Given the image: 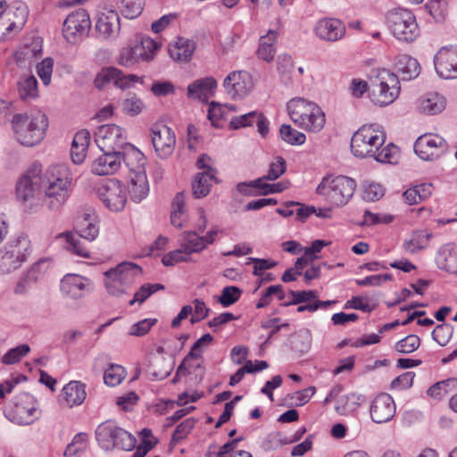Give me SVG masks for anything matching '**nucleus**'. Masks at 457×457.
I'll list each match as a JSON object with an SVG mask.
<instances>
[{
  "label": "nucleus",
  "mask_w": 457,
  "mask_h": 457,
  "mask_svg": "<svg viewBox=\"0 0 457 457\" xmlns=\"http://www.w3.org/2000/svg\"><path fill=\"white\" fill-rule=\"evenodd\" d=\"M44 204L50 211H59L67 203L72 186V174L65 163L48 166L40 171Z\"/></svg>",
  "instance_id": "1"
},
{
  "label": "nucleus",
  "mask_w": 457,
  "mask_h": 457,
  "mask_svg": "<svg viewBox=\"0 0 457 457\" xmlns=\"http://www.w3.org/2000/svg\"><path fill=\"white\" fill-rule=\"evenodd\" d=\"M287 111L292 121L306 131L319 132L325 125V113L313 102L303 98L291 99L287 103Z\"/></svg>",
  "instance_id": "2"
},
{
  "label": "nucleus",
  "mask_w": 457,
  "mask_h": 457,
  "mask_svg": "<svg viewBox=\"0 0 457 457\" xmlns=\"http://www.w3.org/2000/svg\"><path fill=\"white\" fill-rule=\"evenodd\" d=\"M12 122L18 141L27 146L39 143L48 127L47 117L41 111H36L29 115L16 114Z\"/></svg>",
  "instance_id": "3"
},
{
  "label": "nucleus",
  "mask_w": 457,
  "mask_h": 457,
  "mask_svg": "<svg viewBox=\"0 0 457 457\" xmlns=\"http://www.w3.org/2000/svg\"><path fill=\"white\" fill-rule=\"evenodd\" d=\"M75 234L68 232L62 235L66 240L67 250L79 257L89 258L90 251L82 239L91 242L98 236L95 216L90 213L79 215L75 220Z\"/></svg>",
  "instance_id": "4"
},
{
  "label": "nucleus",
  "mask_w": 457,
  "mask_h": 457,
  "mask_svg": "<svg viewBox=\"0 0 457 457\" xmlns=\"http://www.w3.org/2000/svg\"><path fill=\"white\" fill-rule=\"evenodd\" d=\"M104 285L109 295L120 297L127 295L136 280L142 276V269L133 262H121L104 273Z\"/></svg>",
  "instance_id": "5"
},
{
  "label": "nucleus",
  "mask_w": 457,
  "mask_h": 457,
  "mask_svg": "<svg viewBox=\"0 0 457 457\" xmlns=\"http://www.w3.org/2000/svg\"><path fill=\"white\" fill-rule=\"evenodd\" d=\"M95 435L99 446L104 451L114 448L130 451L137 442L133 435L120 428L113 420H106L98 425Z\"/></svg>",
  "instance_id": "6"
},
{
  "label": "nucleus",
  "mask_w": 457,
  "mask_h": 457,
  "mask_svg": "<svg viewBox=\"0 0 457 457\" xmlns=\"http://www.w3.org/2000/svg\"><path fill=\"white\" fill-rule=\"evenodd\" d=\"M356 189L354 179L346 176L324 177L317 187L318 195L325 196L337 206L345 205Z\"/></svg>",
  "instance_id": "7"
},
{
  "label": "nucleus",
  "mask_w": 457,
  "mask_h": 457,
  "mask_svg": "<svg viewBox=\"0 0 457 457\" xmlns=\"http://www.w3.org/2000/svg\"><path fill=\"white\" fill-rule=\"evenodd\" d=\"M386 134L378 126L370 124L360 128L352 137V153L360 158L372 157L383 146Z\"/></svg>",
  "instance_id": "8"
},
{
  "label": "nucleus",
  "mask_w": 457,
  "mask_h": 457,
  "mask_svg": "<svg viewBox=\"0 0 457 457\" xmlns=\"http://www.w3.org/2000/svg\"><path fill=\"white\" fill-rule=\"evenodd\" d=\"M401 90L397 75L383 69L371 78L370 91L372 101L378 105H388L399 96Z\"/></svg>",
  "instance_id": "9"
},
{
  "label": "nucleus",
  "mask_w": 457,
  "mask_h": 457,
  "mask_svg": "<svg viewBox=\"0 0 457 457\" xmlns=\"http://www.w3.org/2000/svg\"><path fill=\"white\" fill-rule=\"evenodd\" d=\"M386 20L390 31L399 40L413 41L420 34L415 15L407 9L390 11Z\"/></svg>",
  "instance_id": "10"
},
{
  "label": "nucleus",
  "mask_w": 457,
  "mask_h": 457,
  "mask_svg": "<svg viewBox=\"0 0 457 457\" xmlns=\"http://www.w3.org/2000/svg\"><path fill=\"white\" fill-rule=\"evenodd\" d=\"M43 191L40 169L34 166L28 170L17 181V199L26 206H33L40 200Z\"/></svg>",
  "instance_id": "11"
},
{
  "label": "nucleus",
  "mask_w": 457,
  "mask_h": 457,
  "mask_svg": "<svg viewBox=\"0 0 457 457\" xmlns=\"http://www.w3.org/2000/svg\"><path fill=\"white\" fill-rule=\"evenodd\" d=\"M95 141L102 151L121 152L129 144L124 129L116 124H104L95 132Z\"/></svg>",
  "instance_id": "12"
},
{
  "label": "nucleus",
  "mask_w": 457,
  "mask_h": 457,
  "mask_svg": "<svg viewBox=\"0 0 457 457\" xmlns=\"http://www.w3.org/2000/svg\"><path fill=\"white\" fill-rule=\"evenodd\" d=\"M91 26L89 15L84 9H79L67 16L63 21V37L70 43L75 44L86 35Z\"/></svg>",
  "instance_id": "13"
},
{
  "label": "nucleus",
  "mask_w": 457,
  "mask_h": 457,
  "mask_svg": "<svg viewBox=\"0 0 457 457\" xmlns=\"http://www.w3.org/2000/svg\"><path fill=\"white\" fill-rule=\"evenodd\" d=\"M447 149L446 141L436 134H424L414 144L416 154L424 161L439 158Z\"/></svg>",
  "instance_id": "14"
},
{
  "label": "nucleus",
  "mask_w": 457,
  "mask_h": 457,
  "mask_svg": "<svg viewBox=\"0 0 457 457\" xmlns=\"http://www.w3.org/2000/svg\"><path fill=\"white\" fill-rule=\"evenodd\" d=\"M97 195L110 211L119 212L125 206V190L118 179H110L102 184L97 189Z\"/></svg>",
  "instance_id": "15"
},
{
  "label": "nucleus",
  "mask_w": 457,
  "mask_h": 457,
  "mask_svg": "<svg viewBox=\"0 0 457 457\" xmlns=\"http://www.w3.org/2000/svg\"><path fill=\"white\" fill-rule=\"evenodd\" d=\"M151 141L157 155L169 157L175 149L176 137L173 130L163 123H155L151 129Z\"/></svg>",
  "instance_id": "16"
},
{
  "label": "nucleus",
  "mask_w": 457,
  "mask_h": 457,
  "mask_svg": "<svg viewBox=\"0 0 457 457\" xmlns=\"http://www.w3.org/2000/svg\"><path fill=\"white\" fill-rule=\"evenodd\" d=\"M140 81L141 78L137 75H125L117 68L107 67L102 69L101 71L98 72L94 80V84L98 89L104 88L110 83H112L119 88L126 89L130 87L133 84Z\"/></svg>",
  "instance_id": "17"
},
{
  "label": "nucleus",
  "mask_w": 457,
  "mask_h": 457,
  "mask_svg": "<svg viewBox=\"0 0 457 457\" xmlns=\"http://www.w3.org/2000/svg\"><path fill=\"white\" fill-rule=\"evenodd\" d=\"M121 164V152L103 151V154L91 162L90 170L97 176H109L119 171Z\"/></svg>",
  "instance_id": "18"
},
{
  "label": "nucleus",
  "mask_w": 457,
  "mask_h": 457,
  "mask_svg": "<svg viewBox=\"0 0 457 457\" xmlns=\"http://www.w3.org/2000/svg\"><path fill=\"white\" fill-rule=\"evenodd\" d=\"M223 86L232 97H244L253 87L252 76L245 71H233L224 79Z\"/></svg>",
  "instance_id": "19"
},
{
  "label": "nucleus",
  "mask_w": 457,
  "mask_h": 457,
  "mask_svg": "<svg viewBox=\"0 0 457 457\" xmlns=\"http://www.w3.org/2000/svg\"><path fill=\"white\" fill-rule=\"evenodd\" d=\"M436 73L443 79L457 78V49L441 48L434 58Z\"/></svg>",
  "instance_id": "20"
},
{
  "label": "nucleus",
  "mask_w": 457,
  "mask_h": 457,
  "mask_svg": "<svg viewBox=\"0 0 457 457\" xmlns=\"http://www.w3.org/2000/svg\"><path fill=\"white\" fill-rule=\"evenodd\" d=\"M370 417L376 423L388 422L395 414V404L388 394H380L370 405Z\"/></svg>",
  "instance_id": "21"
},
{
  "label": "nucleus",
  "mask_w": 457,
  "mask_h": 457,
  "mask_svg": "<svg viewBox=\"0 0 457 457\" xmlns=\"http://www.w3.org/2000/svg\"><path fill=\"white\" fill-rule=\"evenodd\" d=\"M120 17L117 12L105 9L98 14L96 30L104 39L115 38L120 32Z\"/></svg>",
  "instance_id": "22"
},
{
  "label": "nucleus",
  "mask_w": 457,
  "mask_h": 457,
  "mask_svg": "<svg viewBox=\"0 0 457 457\" xmlns=\"http://www.w3.org/2000/svg\"><path fill=\"white\" fill-rule=\"evenodd\" d=\"M91 288V282L79 275L68 274L61 280L62 293L72 299L82 298Z\"/></svg>",
  "instance_id": "23"
},
{
  "label": "nucleus",
  "mask_w": 457,
  "mask_h": 457,
  "mask_svg": "<svg viewBox=\"0 0 457 457\" xmlns=\"http://www.w3.org/2000/svg\"><path fill=\"white\" fill-rule=\"evenodd\" d=\"M213 337L210 334H204L192 346L189 353L183 359L182 362L177 369V375H188L190 373L189 369L192 368H201V364L197 363L194 365L191 363L193 360H198L202 358L203 348L207 347L212 342Z\"/></svg>",
  "instance_id": "24"
},
{
  "label": "nucleus",
  "mask_w": 457,
  "mask_h": 457,
  "mask_svg": "<svg viewBox=\"0 0 457 457\" xmlns=\"http://www.w3.org/2000/svg\"><path fill=\"white\" fill-rule=\"evenodd\" d=\"M315 33L322 40L335 42L345 36V27L337 19H323L317 23Z\"/></svg>",
  "instance_id": "25"
},
{
  "label": "nucleus",
  "mask_w": 457,
  "mask_h": 457,
  "mask_svg": "<svg viewBox=\"0 0 457 457\" xmlns=\"http://www.w3.org/2000/svg\"><path fill=\"white\" fill-rule=\"evenodd\" d=\"M47 268V260L46 259H40L35 262L20 278L14 288V293L17 295L25 294L34 283L39 280Z\"/></svg>",
  "instance_id": "26"
},
{
  "label": "nucleus",
  "mask_w": 457,
  "mask_h": 457,
  "mask_svg": "<svg viewBox=\"0 0 457 457\" xmlns=\"http://www.w3.org/2000/svg\"><path fill=\"white\" fill-rule=\"evenodd\" d=\"M217 81L212 77L199 79L187 86L188 98L205 101L213 96Z\"/></svg>",
  "instance_id": "27"
},
{
  "label": "nucleus",
  "mask_w": 457,
  "mask_h": 457,
  "mask_svg": "<svg viewBox=\"0 0 457 457\" xmlns=\"http://www.w3.org/2000/svg\"><path fill=\"white\" fill-rule=\"evenodd\" d=\"M122 162L129 168V175H141L145 173V158L143 153L132 145H127L122 151Z\"/></svg>",
  "instance_id": "28"
},
{
  "label": "nucleus",
  "mask_w": 457,
  "mask_h": 457,
  "mask_svg": "<svg viewBox=\"0 0 457 457\" xmlns=\"http://www.w3.org/2000/svg\"><path fill=\"white\" fill-rule=\"evenodd\" d=\"M395 69L403 80L415 79L420 72L418 61L407 54H400L396 57Z\"/></svg>",
  "instance_id": "29"
},
{
  "label": "nucleus",
  "mask_w": 457,
  "mask_h": 457,
  "mask_svg": "<svg viewBox=\"0 0 457 457\" xmlns=\"http://www.w3.org/2000/svg\"><path fill=\"white\" fill-rule=\"evenodd\" d=\"M85 385L79 381H71L62 388V401L66 406L71 408L80 405L86 399Z\"/></svg>",
  "instance_id": "30"
},
{
  "label": "nucleus",
  "mask_w": 457,
  "mask_h": 457,
  "mask_svg": "<svg viewBox=\"0 0 457 457\" xmlns=\"http://www.w3.org/2000/svg\"><path fill=\"white\" fill-rule=\"evenodd\" d=\"M128 192L135 203H140L145 199L149 194L146 174L129 175Z\"/></svg>",
  "instance_id": "31"
},
{
  "label": "nucleus",
  "mask_w": 457,
  "mask_h": 457,
  "mask_svg": "<svg viewBox=\"0 0 457 457\" xmlns=\"http://www.w3.org/2000/svg\"><path fill=\"white\" fill-rule=\"evenodd\" d=\"M4 248L22 264L30 253L31 244L28 236L20 235L10 240Z\"/></svg>",
  "instance_id": "32"
},
{
  "label": "nucleus",
  "mask_w": 457,
  "mask_h": 457,
  "mask_svg": "<svg viewBox=\"0 0 457 457\" xmlns=\"http://www.w3.org/2000/svg\"><path fill=\"white\" fill-rule=\"evenodd\" d=\"M23 402L17 403L13 411L21 424L28 425L34 421L38 416V410L33 403V398L29 395H24Z\"/></svg>",
  "instance_id": "33"
},
{
  "label": "nucleus",
  "mask_w": 457,
  "mask_h": 457,
  "mask_svg": "<svg viewBox=\"0 0 457 457\" xmlns=\"http://www.w3.org/2000/svg\"><path fill=\"white\" fill-rule=\"evenodd\" d=\"M278 32L275 29H270L266 35L262 36L260 38L259 47L257 49V56L270 62L274 59L276 54V43L278 40Z\"/></svg>",
  "instance_id": "34"
},
{
  "label": "nucleus",
  "mask_w": 457,
  "mask_h": 457,
  "mask_svg": "<svg viewBox=\"0 0 457 457\" xmlns=\"http://www.w3.org/2000/svg\"><path fill=\"white\" fill-rule=\"evenodd\" d=\"M215 173L216 171H201L195 176L192 180V195L195 198H203L210 193Z\"/></svg>",
  "instance_id": "35"
},
{
  "label": "nucleus",
  "mask_w": 457,
  "mask_h": 457,
  "mask_svg": "<svg viewBox=\"0 0 457 457\" xmlns=\"http://www.w3.org/2000/svg\"><path fill=\"white\" fill-rule=\"evenodd\" d=\"M446 101L437 93H429L419 100V109L421 112L435 115L445 110Z\"/></svg>",
  "instance_id": "36"
},
{
  "label": "nucleus",
  "mask_w": 457,
  "mask_h": 457,
  "mask_svg": "<svg viewBox=\"0 0 457 457\" xmlns=\"http://www.w3.org/2000/svg\"><path fill=\"white\" fill-rule=\"evenodd\" d=\"M364 401V395L351 393L337 400L335 410L340 415H349L356 411Z\"/></svg>",
  "instance_id": "37"
},
{
  "label": "nucleus",
  "mask_w": 457,
  "mask_h": 457,
  "mask_svg": "<svg viewBox=\"0 0 457 457\" xmlns=\"http://www.w3.org/2000/svg\"><path fill=\"white\" fill-rule=\"evenodd\" d=\"M195 43L192 40L179 37L169 48L170 55L176 61L187 62L195 51Z\"/></svg>",
  "instance_id": "38"
},
{
  "label": "nucleus",
  "mask_w": 457,
  "mask_h": 457,
  "mask_svg": "<svg viewBox=\"0 0 457 457\" xmlns=\"http://www.w3.org/2000/svg\"><path fill=\"white\" fill-rule=\"evenodd\" d=\"M236 111V106L232 104H220L212 102L208 110V119L214 127H221V121L226 120L228 115Z\"/></svg>",
  "instance_id": "39"
},
{
  "label": "nucleus",
  "mask_w": 457,
  "mask_h": 457,
  "mask_svg": "<svg viewBox=\"0 0 457 457\" xmlns=\"http://www.w3.org/2000/svg\"><path fill=\"white\" fill-rule=\"evenodd\" d=\"M431 237L432 234L426 230L415 231L412 233L410 239L404 241L403 247L407 252L416 253L428 245Z\"/></svg>",
  "instance_id": "40"
},
{
  "label": "nucleus",
  "mask_w": 457,
  "mask_h": 457,
  "mask_svg": "<svg viewBox=\"0 0 457 457\" xmlns=\"http://www.w3.org/2000/svg\"><path fill=\"white\" fill-rule=\"evenodd\" d=\"M180 246L189 256L191 253H199L205 248L204 238L193 231H187L182 234Z\"/></svg>",
  "instance_id": "41"
},
{
  "label": "nucleus",
  "mask_w": 457,
  "mask_h": 457,
  "mask_svg": "<svg viewBox=\"0 0 457 457\" xmlns=\"http://www.w3.org/2000/svg\"><path fill=\"white\" fill-rule=\"evenodd\" d=\"M87 439L88 435L87 433L76 434L72 441L67 445L64 457H77L84 453L87 448Z\"/></svg>",
  "instance_id": "42"
},
{
  "label": "nucleus",
  "mask_w": 457,
  "mask_h": 457,
  "mask_svg": "<svg viewBox=\"0 0 457 457\" xmlns=\"http://www.w3.org/2000/svg\"><path fill=\"white\" fill-rule=\"evenodd\" d=\"M18 91L23 100L35 99L37 95V80L34 76L21 79L18 83Z\"/></svg>",
  "instance_id": "43"
},
{
  "label": "nucleus",
  "mask_w": 457,
  "mask_h": 457,
  "mask_svg": "<svg viewBox=\"0 0 457 457\" xmlns=\"http://www.w3.org/2000/svg\"><path fill=\"white\" fill-rule=\"evenodd\" d=\"M4 12H11L10 19H12L19 29L24 25L29 14L28 7L23 2L12 3Z\"/></svg>",
  "instance_id": "44"
},
{
  "label": "nucleus",
  "mask_w": 457,
  "mask_h": 457,
  "mask_svg": "<svg viewBox=\"0 0 457 457\" xmlns=\"http://www.w3.org/2000/svg\"><path fill=\"white\" fill-rule=\"evenodd\" d=\"M426 9L436 22H443L448 13V2L447 0H430L426 4Z\"/></svg>",
  "instance_id": "45"
},
{
  "label": "nucleus",
  "mask_w": 457,
  "mask_h": 457,
  "mask_svg": "<svg viewBox=\"0 0 457 457\" xmlns=\"http://www.w3.org/2000/svg\"><path fill=\"white\" fill-rule=\"evenodd\" d=\"M457 386L456 378H448L434 384L428 389V395L435 399H441L448 394V392Z\"/></svg>",
  "instance_id": "46"
},
{
  "label": "nucleus",
  "mask_w": 457,
  "mask_h": 457,
  "mask_svg": "<svg viewBox=\"0 0 457 457\" xmlns=\"http://www.w3.org/2000/svg\"><path fill=\"white\" fill-rule=\"evenodd\" d=\"M272 295H276V297L280 301L284 300L286 298V295L283 291V287L281 285L270 286L262 294L259 301L256 303V308L262 309L268 306L272 300Z\"/></svg>",
  "instance_id": "47"
},
{
  "label": "nucleus",
  "mask_w": 457,
  "mask_h": 457,
  "mask_svg": "<svg viewBox=\"0 0 457 457\" xmlns=\"http://www.w3.org/2000/svg\"><path fill=\"white\" fill-rule=\"evenodd\" d=\"M122 111L129 116H137L145 109V104L141 98L132 94L125 98L122 102Z\"/></svg>",
  "instance_id": "48"
},
{
  "label": "nucleus",
  "mask_w": 457,
  "mask_h": 457,
  "mask_svg": "<svg viewBox=\"0 0 457 457\" xmlns=\"http://www.w3.org/2000/svg\"><path fill=\"white\" fill-rule=\"evenodd\" d=\"M125 376L126 371L122 366L111 364L104 371V380L107 386H115L121 383Z\"/></svg>",
  "instance_id": "49"
},
{
  "label": "nucleus",
  "mask_w": 457,
  "mask_h": 457,
  "mask_svg": "<svg viewBox=\"0 0 457 457\" xmlns=\"http://www.w3.org/2000/svg\"><path fill=\"white\" fill-rule=\"evenodd\" d=\"M279 132L281 138L290 145H303L306 140L303 132L293 129L290 125L283 124Z\"/></svg>",
  "instance_id": "50"
},
{
  "label": "nucleus",
  "mask_w": 457,
  "mask_h": 457,
  "mask_svg": "<svg viewBox=\"0 0 457 457\" xmlns=\"http://www.w3.org/2000/svg\"><path fill=\"white\" fill-rule=\"evenodd\" d=\"M162 289H164V286L159 283L145 284L134 294L129 303V305H133L135 303H142L154 293Z\"/></svg>",
  "instance_id": "51"
},
{
  "label": "nucleus",
  "mask_w": 457,
  "mask_h": 457,
  "mask_svg": "<svg viewBox=\"0 0 457 457\" xmlns=\"http://www.w3.org/2000/svg\"><path fill=\"white\" fill-rule=\"evenodd\" d=\"M287 170V163L284 158L277 156L270 162L268 172L266 175L261 177L263 181L266 180H276L282 176Z\"/></svg>",
  "instance_id": "52"
},
{
  "label": "nucleus",
  "mask_w": 457,
  "mask_h": 457,
  "mask_svg": "<svg viewBox=\"0 0 457 457\" xmlns=\"http://www.w3.org/2000/svg\"><path fill=\"white\" fill-rule=\"evenodd\" d=\"M119 8L126 18L134 19L141 13L143 4L141 0H120Z\"/></svg>",
  "instance_id": "53"
},
{
  "label": "nucleus",
  "mask_w": 457,
  "mask_h": 457,
  "mask_svg": "<svg viewBox=\"0 0 457 457\" xmlns=\"http://www.w3.org/2000/svg\"><path fill=\"white\" fill-rule=\"evenodd\" d=\"M22 264L13 257L4 248L0 249V274H7L17 269Z\"/></svg>",
  "instance_id": "54"
},
{
  "label": "nucleus",
  "mask_w": 457,
  "mask_h": 457,
  "mask_svg": "<svg viewBox=\"0 0 457 457\" xmlns=\"http://www.w3.org/2000/svg\"><path fill=\"white\" fill-rule=\"evenodd\" d=\"M11 12H3L0 14V41L5 40L11 37L14 33L20 29L10 19Z\"/></svg>",
  "instance_id": "55"
},
{
  "label": "nucleus",
  "mask_w": 457,
  "mask_h": 457,
  "mask_svg": "<svg viewBox=\"0 0 457 457\" xmlns=\"http://www.w3.org/2000/svg\"><path fill=\"white\" fill-rule=\"evenodd\" d=\"M420 345V338L416 335H409L395 344V349L400 353H411Z\"/></svg>",
  "instance_id": "56"
},
{
  "label": "nucleus",
  "mask_w": 457,
  "mask_h": 457,
  "mask_svg": "<svg viewBox=\"0 0 457 457\" xmlns=\"http://www.w3.org/2000/svg\"><path fill=\"white\" fill-rule=\"evenodd\" d=\"M30 351V347L27 344L20 345L14 348L10 349L3 357L2 361L4 364L10 365L17 363Z\"/></svg>",
  "instance_id": "57"
},
{
  "label": "nucleus",
  "mask_w": 457,
  "mask_h": 457,
  "mask_svg": "<svg viewBox=\"0 0 457 457\" xmlns=\"http://www.w3.org/2000/svg\"><path fill=\"white\" fill-rule=\"evenodd\" d=\"M311 346V335L309 331L303 330L294 336L291 341L292 349L299 353H306Z\"/></svg>",
  "instance_id": "58"
},
{
  "label": "nucleus",
  "mask_w": 457,
  "mask_h": 457,
  "mask_svg": "<svg viewBox=\"0 0 457 457\" xmlns=\"http://www.w3.org/2000/svg\"><path fill=\"white\" fill-rule=\"evenodd\" d=\"M287 444H289L288 438L283 436L281 432L277 431L267 436L262 442V448L265 451H273Z\"/></svg>",
  "instance_id": "59"
},
{
  "label": "nucleus",
  "mask_w": 457,
  "mask_h": 457,
  "mask_svg": "<svg viewBox=\"0 0 457 457\" xmlns=\"http://www.w3.org/2000/svg\"><path fill=\"white\" fill-rule=\"evenodd\" d=\"M242 291L235 286L226 287L222 289L221 295L219 297V302L224 307H228L238 301Z\"/></svg>",
  "instance_id": "60"
},
{
  "label": "nucleus",
  "mask_w": 457,
  "mask_h": 457,
  "mask_svg": "<svg viewBox=\"0 0 457 457\" xmlns=\"http://www.w3.org/2000/svg\"><path fill=\"white\" fill-rule=\"evenodd\" d=\"M453 333V328L450 324L437 325L432 331V337L440 345L445 346L449 342Z\"/></svg>",
  "instance_id": "61"
},
{
  "label": "nucleus",
  "mask_w": 457,
  "mask_h": 457,
  "mask_svg": "<svg viewBox=\"0 0 457 457\" xmlns=\"http://www.w3.org/2000/svg\"><path fill=\"white\" fill-rule=\"evenodd\" d=\"M258 116L259 112L256 111H253L239 116H233L229 121L230 128L233 129H238L251 126Z\"/></svg>",
  "instance_id": "62"
},
{
  "label": "nucleus",
  "mask_w": 457,
  "mask_h": 457,
  "mask_svg": "<svg viewBox=\"0 0 457 457\" xmlns=\"http://www.w3.org/2000/svg\"><path fill=\"white\" fill-rule=\"evenodd\" d=\"M188 260L189 255L180 246V248L171 251L165 254L162 259V262L163 263L164 266H173L180 262H188Z\"/></svg>",
  "instance_id": "63"
},
{
  "label": "nucleus",
  "mask_w": 457,
  "mask_h": 457,
  "mask_svg": "<svg viewBox=\"0 0 457 457\" xmlns=\"http://www.w3.org/2000/svg\"><path fill=\"white\" fill-rule=\"evenodd\" d=\"M384 195V188L377 183H370L364 187L362 198L367 202H376Z\"/></svg>",
  "instance_id": "64"
}]
</instances>
